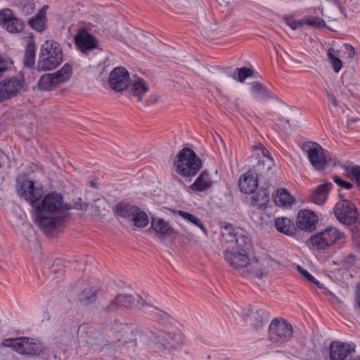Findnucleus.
Returning <instances> with one entry per match:
<instances>
[{"label":"nucleus","instance_id":"obj_53","mask_svg":"<svg viewBox=\"0 0 360 360\" xmlns=\"http://www.w3.org/2000/svg\"><path fill=\"white\" fill-rule=\"evenodd\" d=\"M101 59H102V60H106V59H107V56H106V55H104V56L102 57V58H101Z\"/></svg>","mask_w":360,"mask_h":360},{"label":"nucleus","instance_id":"obj_9","mask_svg":"<svg viewBox=\"0 0 360 360\" xmlns=\"http://www.w3.org/2000/svg\"><path fill=\"white\" fill-rule=\"evenodd\" d=\"M292 335V327L283 319H275L269 325V336L274 342L288 341Z\"/></svg>","mask_w":360,"mask_h":360},{"label":"nucleus","instance_id":"obj_28","mask_svg":"<svg viewBox=\"0 0 360 360\" xmlns=\"http://www.w3.org/2000/svg\"><path fill=\"white\" fill-rule=\"evenodd\" d=\"M36 47L34 41L31 39L26 45L23 58V64L27 68H32L35 62Z\"/></svg>","mask_w":360,"mask_h":360},{"label":"nucleus","instance_id":"obj_48","mask_svg":"<svg viewBox=\"0 0 360 360\" xmlns=\"http://www.w3.org/2000/svg\"><path fill=\"white\" fill-rule=\"evenodd\" d=\"M326 94L328 96V101L331 103L334 106H336L338 104L333 95L329 93L328 91H326Z\"/></svg>","mask_w":360,"mask_h":360},{"label":"nucleus","instance_id":"obj_8","mask_svg":"<svg viewBox=\"0 0 360 360\" xmlns=\"http://www.w3.org/2000/svg\"><path fill=\"white\" fill-rule=\"evenodd\" d=\"M334 212L338 220L347 225L356 222L359 216L355 205L347 200L338 201L334 207Z\"/></svg>","mask_w":360,"mask_h":360},{"label":"nucleus","instance_id":"obj_45","mask_svg":"<svg viewBox=\"0 0 360 360\" xmlns=\"http://www.w3.org/2000/svg\"><path fill=\"white\" fill-rule=\"evenodd\" d=\"M255 314H257L259 316V319H257V321L259 322H262L266 317L265 313L262 310H255V311H251L250 316H253L255 319H256Z\"/></svg>","mask_w":360,"mask_h":360},{"label":"nucleus","instance_id":"obj_16","mask_svg":"<svg viewBox=\"0 0 360 360\" xmlns=\"http://www.w3.org/2000/svg\"><path fill=\"white\" fill-rule=\"evenodd\" d=\"M238 186L243 193H252L258 186V177L255 172H247L240 177Z\"/></svg>","mask_w":360,"mask_h":360},{"label":"nucleus","instance_id":"obj_18","mask_svg":"<svg viewBox=\"0 0 360 360\" xmlns=\"http://www.w3.org/2000/svg\"><path fill=\"white\" fill-rule=\"evenodd\" d=\"M285 22L293 30L301 28L305 25L315 27H321L324 25V21L319 18H303L297 20L292 18H286Z\"/></svg>","mask_w":360,"mask_h":360},{"label":"nucleus","instance_id":"obj_3","mask_svg":"<svg viewBox=\"0 0 360 360\" xmlns=\"http://www.w3.org/2000/svg\"><path fill=\"white\" fill-rule=\"evenodd\" d=\"M202 163L191 148H184L179 151L174 161V169L184 177H192L201 169Z\"/></svg>","mask_w":360,"mask_h":360},{"label":"nucleus","instance_id":"obj_7","mask_svg":"<svg viewBox=\"0 0 360 360\" xmlns=\"http://www.w3.org/2000/svg\"><path fill=\"white\" fill-rule=\"evenodd\" d=\"M302 148L311 165L317 169H323L330 160L328 153L315 142H306Z\"/></svg>","mask_w":360,"mask_h":360},{"label":"nucleus","instance_id":"obj_37","mask_svg":"<svg viewBox=\"0 0 360 360\" xmlns=\"http://www.w3.org/2000/svg\"><path fill=\"white\" fill-rule=\"evenodd\" d=\"M345 174L350 179L356 181V185L360 187V166L349 165L345 167Z\"/></svg>","mask_w":360,"mask_h":360},{"label":"nucleus","instance_id":"obj_1","mask_svg":"<svg viewBox=\"0 0 360 360\" xmlns=\"http://www.w3.org/2000/svg\"><path fill=\"white\" fill-rule=\"evenodd\" d=\"M18 193L29 201L34 210V220L46 235L54 234L63 222L65 210L63 196L51 193L46 195L41 204H37L43 195L41 186H36L34 181L27 179L18 181Z\"/></svg>","mask_w":360,"mask_h":360},{"label":"nucleus","instance_id":"obj_21","mask_svg":"<svg viewBox=\"0 0 360 360\" xmlns=\"http://www.w3.org/2000/svg\"><path fill=\"white\" fill-rule=\"evenodd\" d=\"M48 6H44L37 13L28 20V25L37 32H41L46 27V11Z\"/></svg>","mask_w":360,"mask_h":360},{"label":"nucleus","instance_id":"obj_47","mask_svg":"<svg viewBox=\"0 0 360 360\" xmlns=\"http://www.w3.org/2000/svg\"><path fill=\"white\" fill-rule=\"evenodd\" d=\"M251 89L253 92H259L263 89V86L258 82H255L252 84Z\"/></svg>","mask_w":360,"mask_h":360},{"label":"nucleus","instance_id":"obj_6","mask_svg":"<svg viewBox=\"0 0 360 360\" xmlns=\"http://www.w3.org/2000/svg\"><path fill=\"white\" fill-rule=\"evenodd\" d=\"M2 345L21 354L37 355L44 349L43 345L38 340L26 337L5 339Z\"/></svg>","mask_w":360,"mask_h":360},{"label":"nucleus","instance_id":"obj_14","mask_svg":"<svg viewBox=\"0 0 360 360\" xmlns=\"http://www.w3.org/2000/svg\"><path fill=\"white\" fill-rule=\"evenodd\" d=\"M150 230L154 233V237L160 240L175 233L169 222L160 217H151Z\"/></svg>","mask_w":360,"mask_h":360},{"label":"nucleus","instance_id":"obj_40","mask_svg":"<svg viewBox=\"0 0 360 360\" xmlns=\"http://www.w3.org/2000/svg\"><path fill=\"white\" fill-rule=\"evenodd\" d=\"M298 271L306 278L309 282L315 284L318 288H322V285L319 283V281L316 279L310 273H309L307 270L301 268L300 266H297Z\"/></svg>","mask_w":360,"mask_h":360},{"label":"nucleus","instance_id":"obj_55","mask_svg":"<svg viewBox=\"0 0 360 360\" xmlns=\"http://www.w3.org/2000/svg\"><path fill=\"white\" fill-rule=\"evenodd\" d=\"M82 328H83V326H81L79 327V330H82Z\"/></svg>","mask_w":360,"mask_h":360},{"label":"nucleus","instance_id":"obj_13","mask_svg":"<svg viewBox=\"0 0 360 360\" xmlns=\"http://www.w3.org/2000/svg\"><path fill=\"white\" fill-rule=\"evenodd\" d=\"M355 348L356 346L352 342H332L329 347L328 360H345L348 355L355 352Z\"/></svg>","mask_w":360,"mask_h":360},{"label":"nucleus","instance_id":"obj_32","mask_svg":"<svg viewBox=\"0 0 360 360\" xmlns=\"http://www.w3.org/2000/svg\"><path fill=\"white\" fill-rule=\"evenodd\" d=\"M130 221H133L134 226L137 228L145 227L149 222L146 213L141 211L138 207Z\"/></svg>","mask_w":360,"mask_h":360},{"label":"nucleus","instance_id":"obj_34","mask_svg":"<svg viewBox=\"0 0 360 360\" xmlns=\"http://www.w3.org/2000/svg\"><path fill=\"white\" fill-rule=\"evenodd\" d=\"M338 53L339 51L338 50H335L334 49H330L327 53L330 63L335 72H338L342 67V63L339 58Z\"/></svg>","mask_w":360,"mask_h":360},{"label":"nucleus","instance_id":"obj_43","mask_svg":"<svg viewBox=\"0 0 360 360\" xmlns=\"http://www.w3.org/2000/svg\"><path fill=\"white\" fill-rule=\"evenodd\" d=\"M98 53H102V48L100 47L98 41L91 36V55Z\"/></svg>","mask_w":360,"mask_h":360},{"label":"nucleus","instance_id":"obj_30","mask_svg":"<svg viewBox=\"0 0 360 360\" xmlns=\"http://www.w3.org/2000/svg\"><path fill=\"white\" fill-rule=\"evenodd\" d=\"M72 66L65 63L60 70L53 74L58 84H60L68 80L72 75Z\"/></svg>","mask_w":360,"mask_h":360},{"label":"nucleus","instance_id":"obj_19","mask_svg":"<svg viewBox=\"0 0 360 360\" xmlns=\"http://www.w3.org/2000/svg\"><path fill=\"white\" fill-rule=\"evenodd\" d=\"M128 88L138 101H141L142 96L148 91V86L144 80L136 76L131 78Z\"/></svg>","mask_w":360,"mask_h":360},{"label":"nucleus","instance_id":"obj_54","mask_svg":"<svg viewBox=\"0 0 360 360\" xmlns=\"http://www.w3.org/2000/svg\"><path fill=\"white\" fill-rule=\"evenodd\" d=\"M91 188L94 187V183L93 181H91Z\"/></svg>","mask_w":360,"mask_h":360},{"label":"nucleus","instance_id":"obj_2","mask_svg":"<svg viewBox=\"0 0 360 360\" xmlns=\"http://www.w3.org/2000/svg\"><path fill=\"white\" fill-rule=\"evenodd\" d=\"M224 240L234 245L224 251L226 261L234 269H245L247 271L261 277L271 267L274 261L265 254L255 255L250 252V239L245 231L231 224L224 226L222 231Z\"/></svg>","mask_w":360,"mask_h":360},{"label":"nucleus","instance_id":"obj_49","mask_svg":"<svg viewBox=\"0 0 360 360\" xmlns=\"http://www.w3.org/2000/svg\"><path fill=\"white\" fill-rule=\"evenodd\" d=\"M103 292V290L101 289H94V290L91 289V299L93 297H98L99 295H101Z\"/></svg>","mask_w":360,"mask_h":360},{"label":"nucleus","instance_id":"obj_51","mask_svg":"<svg viewBox=\"0 0 360 360\" xmlns=\"http://www.w3.org/2000/svg\"><path fill=\"white\" fill-rule=\"evenodd\" d=\"M357 302H358V304L360 307V292H359L358 296H357Z\"/></svg>","mask_w":360,"mask_h":360},{"label":"nucleus","instance_id":"obj_24","mask_svg":"<svg viewBox=\"0 0 360 360\" xmlns=\"http://www.w3.org/2000/svg\"><path fill=\"white\" fill-rule=\"evenodd\" d=\"M212 185L210 174L207 172H202L191 186L194 191H204L209 189Z\"/></svg>","mask_w":360,"mask_h":360},{"label":"nucleus","instance_id":"obj_22","mask_svg":"<svg viewBox=\"0 0 360 360\" xmlns=\"http://www.w3.org/2000/svg\"><path fill=\"white\" fill-rule=\"evenodd\" d=\"M332 187L331 183L319 185L311 194V200L318 205L323 204L326 201L328 191Z\"/></svg>","mask_w":360,"mask_h":360},{"label":"nucleus","instance_id":"obj_42","mask_svg":"<svg viewBox=\"0 0 360 360\" xmlns=\"http://www.w3.org/2000/svg\"><path fill=\"white\" fill-rule=\"evenodd\" d=\"M334 182L338 185L341 188H344L345 189H350L352 188V184L347 181H345L340 179V177L335 176L333 177Z\"/></svg>","mask_w":360,"mask_h":360},{"label":"nucleus","instance_id":"obj_44","mask_svg":"<svg viewBox=\"0 0 360 360\" xmlns=\"http://www.w3.org/2000/svg\"><path fill=\"white\" fill-rule=\"evenodd\" d=\"M8 68V60L0 55V78Z\"/></svg>","mask_w":360,"mask_h":360},{"label":"nucleus","instance_id":"obj_36","mask_svg":"<svg viewBox=\"0 0 360 360\" xmlns=\"http://www.w3.org/2000/svg\"><path fill=\"white\" fill-rule=\"evenodd\" d=\"M252 74L253 70L251 68L244 67L236 69L232 74V77L236 81L243 82L245 79L252 77Z\"/></svg>","mask_w":360,"mask_h":360},{"label":"nucleus","instance_id":"obj_12","mask_svg":"<svg viewBox=\"0 0 360 360\" xmlns=\"http://www.w3.org/2000/svg\"><path fill=\"white\" fill-rule=\"evenodd\" d=\"M131 78L128 71L122 67L113 69L109 77V84L116 91H122L128 88Z\"/></svg>","mask_w":360,"mask_h":360},{"label":"nucleus","instance_id":"obj_15","mask_svg":"<svg viewBox=\"0 0 360 360\" xmlns=\"http://www.w3.org/2000/svg\"><path fill=\"white\" fill-rule=\"evenodd\" d=\"M319 217L314 212L310 210H301L297 214V226L304 231H311L315 229Z\"/></svg>","mask_w":360,"mask_h":360},{"label":"nucleus","instance_id":"obj_26","mask_svg":"<svg viewBox=\"0 0 360 360\" xmlns=\"http://www.w3.org/2000/svg\"><path fill=\"white\" fill-rule=\"evenodd\" d=\"M275 203L280 207H288L295 201L294 198L285 188H279L274 195Z\"/></svg>","mask_w":360,"mask_h":360},{"label":"nucleus","instance_id":"obj_5","mask_svg":"<svg viewBox=\"0 0 360 360\" xmlns=\"http://www.w3.org/2000/svg\"><path fill=\"white\" fill-rule=\"evenodd\" d=\"M344 233L337 228L329 226L310 237V248L314 250L325 252L345 238Z\"/></svg>","mask_w":360,"mask_h":360},{"label":"nucleus","instance_id":"obj_31","mask_svg":"<svg viewBox=\"0 0 360 360\" xmlns=\"http://www.w3.org/2000/svg\"><path fill=\"white\" fill-rule=\"evenodd\" d=\"M132 304L131 297L127 295H120L110 304L109 309L115 310L120 307H129Z\"/></svg>","mask_w":360,"mask_h":360},{"label":"nucleus","instance_id":"obj_11","mask_svg":"<svg viewBox=\"0 0 360 360\" xmlns=\"http://www.w3.org/2000/svg\"><path fill=\"white\" fill-rule=\"evenodd\" d=\"M0 25L11 33H20L24 28L23 21L16 18L10 8L0 11Z\"/></svg>","mask_w":360,"mask_h":360},{"label":"nucleus","instance_id":"obj_52","mask_svg":"<svg viewBox=\"0 0 360 360\" xmlns=\"http://www.w3.org/2000/svg\"><path fill=\"white\" fill-rule=\"evenodd\" d=\"M349 360H360V356H356V357L350 359Z\"/></svg>","mask_w":360,"mask_h":360},{"label":"nucleus","instance_id":"obj_23","mask_svg":"<svg viewBox=\"0 0 360 360\" xmlns=\"http://www.w3.org/2000/svg\"><path fill=\"white\" fill-rule=\"evenodd\" d=\"M274 224L278 231L287 236H293L295 233V225L289 218L277 217L275 219Z\"/></svg>","mask_w":360,"mask_h":360},{"label":"nucleus","instance_id":"obj_4","mask_svg":"<svg viewBox=\"0 0 360 360\" xmlns=\"http://www.w3.org/2000/svg\"><path fill=\"white\" fill-rule=\"evenodd\" d=\"M63 61V51L60 44L53 40L45 41L40 50L38 66L43 70H53Z\"/></svg>","mask_w":360,"mask_h":360},{"label":"nucleus","instance_id":"obj_10","mask_svg":"<svg viewBox=\"0 0 360 360\" xmlns=\"http://www.w3.org/2000/svg\"><path fill=\"white\" fill-rule=\"evenodd\" d=\"M24 81L16 77L6 78L0 82V102L18 94L23 88Z\"/></svg>","mask_w":360,"mask_h":360},{"label":"nucleus","instance_id":"obj_33","mask_svg":"<svg viewBox=\"0 0 360 360\" xmlns=\"http://www.w3.org/2000/svg\"><path fill=\"white\" fill-rule=\"evenodd\" d=\"M78 301L83 306H88L90 303V283L86 281L82 283L81 290L78 294Z\"/></svg>","mask_w":360,"mask_h":360},{"label":"nucleus","instance_id":"obj_50","mask_svg":"<svg viewBox=\"0 0 360 360\" xmlns=\"http://www.w3.org/2000/svg\"><path fill=\"white\" fill-rule=\"evenodd\" d=\"M146 303V300L143 299L142 297H139V299L137 300V306L139 307H143L144 304Z\"/></svg>","mask_w":360,"mask_h":360},{"label":"nucleus","instance_id":"obj_35","mask_svg":"<svg viewBox=\"0 0 360 360\" xmlns=\"http://www.w3.org/2000/svg\"><path fill=\"white\" fill-rule=\"evenodd\" d=\"M178 214L181 218H183L184 220H186L187 222H189L191 224H193L197 227H199L204 233H206V229L204 227L202 223L196 216H195L189 212H187L185 211H181V210H179L178 212Z\"/></svg>","mask_w":360,"mask_h":360},{"label":"nucleus","instance_id":"obj_17","mask_svg":"<svg viewBox=\"0 0 360 360\" xmlns=\"http://www.w3.org/2000/svg\"><path fill=\"white\" fill-rule=\"evenodd\" d=\"M182 343L180 335H168V338H162L156 345L159 350H162L165 353H172L178 349Z\"/></svg>","mask_w":360,"mask_h":360},{"label":"nucleus","instance_id":"obj_46","mask_svg":"<svg viewBox=\"0 0 360 360\" xmlns=\"http://www.w3.org/2000/svg\"><path fill=\"white\" fill-rule=\"evenodd\" d=\"M345 49L347 51V55H348L349 58H352L354 56L355 51H354V48L352 46H350L349 44H345Z\"/></svg>","mask_w":360,"mask_h":360},{"label":"nucleus","instance_id":"obj_20","mask_svg":"<svg viewBox=\"0 0 360 360\" xmlns=\"http://www.w3.org/2000/svg\"><path fill=\"white\" fill-rule=\"evenodd\" d=\"M75 46L82 53L88 55L90 52V32L86 29H80L75 37Z\"/></svg>","mask_w":360,"mask_h":360},{"label":"nucleus","instance_id":"obj_25","mask_svg":"<svg viewBox=\"0 0 360 360\" xmlns=\"http://www.w3.org/2000/svg\"><path fill=\"white\" fill-rule=\"evenodd\" d=\"M257 155H262V157L259 158V165L264 167V169L268 171L274 165V160L269 156V150L265 148L262 145L259 144L255 148Z\"/></svg>","mask_w":360,"mask_h":360},{"label":"nucleus","instance_id":"obj_29","mask_svg":"<svg viewBox=\"0 0 360 360\" xmlns=\"http://www.w3.org/2000/svg\"><path fill=\"white\" fill-rule=\"evenodd\" d=\"M58 82L53 75V74L47 73L43 75L39 79L38 86L41 90H49L53 86L58 85Z\"/></svg>","mask_w":360,"mask_h":360},{"label":"nucleus","instance_id":"obj_27","mask_svg":"<svg viewBox=\"0 0 360 360\" xmlns=\"http://www.w3.org/2000/svg\"><path fill=\"white\" fill-rule=\"evenodd\" d=\"M137 207L125 202H120L115 207L116 214L124 219L131 220Z\"/></svg>","mask_w":360,"mask_h":360},{"label":"nucleus","instance_id":"obj_41","mask_svg":"<svg viewBox=\"0 0 360 360\" xmlns=\"http://www.w3.org/2000/svg\"><path fill=\"white\" fill-rule=\"evenodd\" d=\"M112 330H114L115 333L123 332L124 333H127L131 330L128 326L123 325L122 323L118 324L117 322H115L112 327Z\"/></svg>","mask_w":360,"mask_h":360},{"label":"nucleus","instance_id":"obj_39","mask_svg":"<svg viewBox=\"0 0 360 360\" xmlns=\"http://www.w3.org/2000/svg\"><path fill=\"white\" fill-rule=\"evenodd\" d=\"M255 203L259 207L265 205L269 202V195L265 191H262L255 196Z\"/></svg>","mask_w":360,"mask_h":360},{"label":"nucleus","instance_id":"obj_38","mask_svg":"<svg viewBox=\"0 0 360 360\" xmlns=\"http://www.w3.org/2000/svg\"><path fill=\"white\" fill-rule=\"evenodd\" d=\"M20 11L26 15L32 14L35 8L34 4L32 0H22L19 3Z\"/></svg>","mask_w":360,"mask_h":360}]
</instances>
